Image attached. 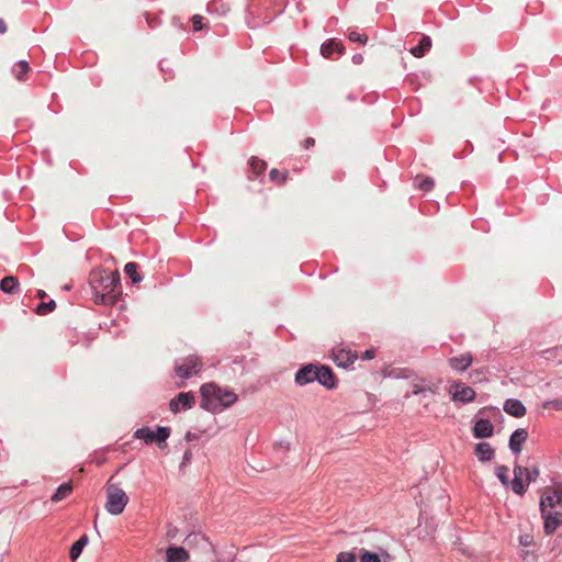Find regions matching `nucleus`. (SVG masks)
<instances>
[{"mask_svg": "<svg viewBox=\"0 0 562 562\" xmlns=\"http://www.w3.org/2000/svg\"><path fill=\"white\" fill-rule=\"evenodd\" d=\"M191 458H192L191 451L190 450L186 451L183 454V464L190 462Z\"/></svg>", "mask_w": 562, "mask_h": 562, "instance_id": "47", "label": "nucleus"}, {"mask_svg": "<svg viewBox=\"0 0 562 562\" xmlns=\"http://www.w3.org/2000/svg\"><path fill=\"white\" fill-rule=\"evenodd\" d=\"M504 411L514 417H522L526 415V407L519 400L508 398L503 406Z\"/></svg>", "mask_w": 562, "mask_h": 562, "instance_id": "14", "label": "nucleus"}, {"mask_svg": "<svg viewBox=\"0 0 562 562\" xmlns=\"http://www.w3.org/2000/svg\"><path fill=\"white\" fill-rule=\"evenodd\" d=\"M138 266L136 262H127L124 267V272L131 278L133 283L142 281V276L137 271Z\"/></svg>", "mask_w": 562, "mask_h": 562, "instance_id": "26", "label": "nucleus"}, {"mask_svg": "<svg viewBox=\"0 0 562 562\" xmlns=\"http://www.w3.org/2000/svg\"><path fill=\"white\" fill-rule=\"evenodd\" d=\"M334 52H338L339 54L344 52L342 44L334 38L327 41L321 47V53L325 58H330Z\"/></svg>", "mask_w": 562, "mask_h": 562, "instance_id": "18", "label": "nucleus"}, {"mask_svg": "<svg viewBox=\"0 0 562 562\" xmlns=\"http://www.w3.org/2000/svg\"><path fill=\"white\" fill-rule=\"evenodd\" d=\"M412 387H413L412 393L414 395L424 394L427 391L435 394L438 389L437 385H435V384L424 385L420 383H414Z\"/></svg>", "mask_w": 562, "mask_h": 562, "instance_id": "30", "label": "nucleus"}, {"mask_svg": "<svg viewBox=\"0 0 562 562\" xmlns=\"http://www.w3.org/2000/svg\"><path fill=\"white\" fill-rule=\"evenodd\" d=\"M493 425L488 419H479L473 428V435L476 438H488L493 435Z\"/></svg>", "mask_w": 562, "mask_h": 562, "instance_id": "16", "label": "nucleus"}, {"mask_svg": "<svg viewBox=\"0 0 562 562\" xmlns=\"http://www.w3.org/2000/svg\"><path fill=\"white\" fill-rule=\"evenodd\" d=\"M56 308V303L54 300H50L49 302H43L41 303L37 308H36V313L40 314V315H45L47 313H50L53 312L54 310Z\"/></svg>", "mask_w": 562, "mask_h": 562, "instance_id": "31", "label": "nucleus"}, {"mask_svg": "<svg viewBox=\"0 0 562 562\" xmlns=\"http://www.w3.org/2000/svg\"><path fill=\"white\" fill-rule=\"evenodd\" d=\"M202 369V361L196 356H189L182 363L177 364L176 373L182 379H189L199 373Z\"/></svg>", "mask_w": 562, "mask_h": 562, "instance_id": "6", "label": "nucleus"}, {"mask_svg": "<svg viewBox=\"0 0 562 562\" xmlns=\"http://www.w3.org/2000/svg\"><path fill=\"white\" fill-rule=\"evenodd\" d=\"M19 280L16 277L8 276L0 281V289L4 293L13 294L19 291Z\"/></svg>", "mask_w": 562, "mask_h": 562, "instance_id": "19", "label": "nucleus"}, {"mask_svg": "<svg viewBox=\"0 0 562 562\" xmlns=\"http://www.w3.org/2000/svg\"><path fill=\"white\" fill-rule=\"evenodd\" d=\"M336 562H357V555L353 552H340L336 557Z\"/></svg>", "mask_w": 562, "mask_h": 562, "instance_id": "36", "label": "nucleus"}, {"mask_svg": "<svg viewBox=\"0 0 562 562\" xmlns=\"http://www.w3.org/2000/svg\"><path fill=\"white\" fill-rule=\"evenodd\" d=\"M202 20H203V18L198 14L192 18L194 31H200L203 29Z\"/></svg>", "mask_w": 562, "mask_h": 562, "instance_id": "40", "label": "nucleus"}, {"mask_svg": "<svg viewBox=\"0 0 562 562\" xmlns=\"http://www.w3.org/2000/svg\"><path fill=\"white\" fill-rule=\"evenodd\" d=\"M415 187L424 192H429L435 187V181L428 176L418 175L415 178Z\"/></svg>", "mask_w": 562, "mask_h": 562, "instance_id": "22", "label": "nucleus"}, {"mask_svg": "<svg viewBox=\"0 0 562 562\" xmlns=\"http://www.w3.org/2000/svg\"><path fill=\"white\" fill-rule=\"evenodd\" d=\"M475 454L480 461H488L494 456V450L487 442H480L475 447Z\"/></svg>", "mask_w": 562, "mask_h": 562, "instance_id": "20", "label": "nucleus"}, {"mask_svg": "<svg viewBox=\"0 0 562 562\" xmlns=\"http://www.w3.org/2000/svg\"><path fill=\"white\" fill-rule=\"evenodd\" d=\"M37 296H38L40 299H44V297L46 296L45 291H43V290H38V292H37Z\"/></svg>", "mask_w": 562, "mask_h": 562, "instance_id": "51", "label": "nucleus"}, {"mask_svg": "<svg viewBox=\"0 0 562 562\" xmlns=\"http://www.w3.org/2000/svg\"><path fill=\"white\" fill-rule=\"evenodd\" d=\"M542 407L544 409L562 411V398L546 401Z\"/></svg>", "mask_w": 562, "mask_h": 562, "instance_id": "35", "label": "nucleus"}, {"mask_svg": "<svg viewBox=\"0 0 562 562\" xmlns=\"http://www.w3.org/2000/svg\"><path fill=\"white\" fill-rule=\"evenodd\" d=\"M473 362L472 355L470 352L461 353L457 357H451L448 360L449 366L456 371H465Z\"/></svg>", "mask_w": 562, "mask_h": 562, "instance_id": "12", "label": "nucleus"}, {"mask_svg": "<svg viewBox=\"0 0 562 562\" xmlns=\"http://www.w3.org/2000/svg\"><path fill=\"white\" fill-rule=\"evenodd\" d=\"M87 542H88V537L82 536L79 540H77L71 546L70 551H69V557L72 561H75L79 558V555L81 554L82 549L87 544Z\"/></svg>", "mask_w": 562, "mask_h": 562, "instance_id": "25", "label": "nucleus"}, {"mask_svg": "<svg viewBox=\"0 0 562 562\" xmlns=\"http://www.w3.org/2000/svg\"><path fill=\"white\" fill-rule=\"evenodd\" d=\"M135 437L145 440L146 443H151L155 441V431L148 427H143L135 431Z\"/></svg>", "mask_w": 562, "mask_h": 562, "instance_id": "29", "label": "nucleus"}, {"mask_svg": "<svg viewBox=\"0 0 562 562\" xmlns=\"http://www.w3.org/2000/svg\"><path fill=\"white\" fill-rule=\"evenodd\" d=\"M189 552L183 547L170 546L166 550V562H188Z\"/></svg>", "mask_w": 562, "mask_h": 562, "instance_id": "10", "label": "nucleus"}, {"mask_svg": "<svg viewBox=\"0 0 562 562\" xmlns=\"http://www.w3.org/2000/svg\"><path fill=\"white\" fill-rule=\"evenodd\" d=\"M316 371H317L316 367H314L312 364L305 366L304 368L300 369L296 372L295 382L300 385H304V384L313 382L314 380H316V376H317Z\"/></svg>", "mask_w": 562, "mask_h": 562, "instance_id": "13", "label": "nucleus"}, {"mask_svg": "<svg viewBox=\"0 0 562 562\" xmlns=\"http://www.w3.org/2000/svg\"><path fill=\"white\" fill-rule=\"evenodd\" d=\"M316 380L324 386L330 389L335 386V378L333 371L328 367L317 368Z\"/></svg>", "mask_w": 562, "mask_h": 562, "instance_id": "17", "label": "nucleus"}, {"mask_svg": "<svg viewBox=\"0 0 562 562\" xmlns=\"http://www.w3.org/2000/svg\"><path fill=\"white\" fill-rule=\"evenodd\" d=\"M519 544L521 547H531V546H535V539H533V536L531 533H524V535H520L519 536Z\"/></svg>", "mask_w": 562, "mask_h": 562, "instance_id": "38", "label": "nucleus"}, {"mask_svg": "<svg viewBox=\"0 0 562 562\" xmlns=\"http://www.w3.org/2000/svg\"><path fill=\"white\" fill-rule=\"evenodd\" d=\"M270 180L279 183L280 186L284 184L289 178V172L280 171L277 168H273L269 172Z\"/></svg>", "mask_w": 562, "mask_h": 562, "instance_id": "28", "label": "nucleus"}, {"mask_svg": "<svg viewBox=\"0 0 562 562\" xmlns=\"http://www.w3.org/2000/svg\"><path fill=\"white\" fill-rule=\"evenodd\" d=\"M195 403V398L193 393H179L175 398H172L169 403V408L173 414H177L180 408L190 409Z\"/></svg>", "mask_w": 562, "mask_h": 562, "instance_id": "8", "label": "nucleus"}, {"mask_svg": "<svg viewBox=\"0 0 562 562\" xmlns=\"http://www.w3.org/2000/svg\"><path fill=\"white\" fill-rule=\"evenodd\" d=\"M373 358H374V351L372 349L364 351L362 355V359H364V360H371Z\"/></svg>", "mask_w": 562, "mask_h": 562, "instance_id": "45", "label": "nucleus"}, {"mask_svg": "<svg viewBox=\"0 0 562 562\" xmlns=\"http://www.w3.org/2000/svg\"><path fill=\"white\" fill-rule=\"evenodd\" d=\"M529 558L535 559V554H531L529 551H525L522 554V559L525 561H528Z\"/></svg>", "mask_w": 562, "mask_h": 562, "instance_id": "49", "label": "nucleus"}, {"mask_svg": "<svg viewBox=\"0 0 562 562\" xmlns=\"http://www.w3.org/2000/svg\"><path fill=\"white\" fill-rule=\"evenodd\" d=\"M352 61L355 64H361L363 61V56L361 54H356L352 57Z\"/></svg>", "mask_w": 562, "mask_h": 562, "instance_id": "46", "label": "nucleus"}, {"mask_svg": "<svg viewBox=\"0 0 562 562\" xmlns=\"http://www.w3.org/2000/svg\"><path fill=\"white\" fill-rule=\"evenodd\" d=\"M249 165L252 173L256 176L261 175L267 168V162L257 157H251L249 160Z\"/></svg>", "mask_w": 562, "mask_h": 562, "instance_id": "27", "label": "nucleus"}, {"mask_svg": "<svg viewBox=\"0 0 562 562\" xmlns=\"http://www.w3.org/2000/svg\"><path fill=\"white\" fill-rule=\"evenodd\" d=\"M360 562H381V559L376 553L361 549L360 550Z\"/></svg>", "mask_w": 562, "mask_h": 562, "instance_id": "32", "label": "nucleus"}, {"mask_svg": "<svg viewBox=\"0 0 562 562\" xmlns=\"http://www.w3.org/2000/svg\"><path fill=\"white\" fill-rule=\"evenodd\" d=\"M544 353H550L553 356H562V346L555 347L553 349L546 350Z\"/></svg>", "mask_w": 562, "mask_h": 562, "instance_id": "41", "label": "nucleus"}, {"mask_svg": "<svg viewBox=\"0 0 562 562\" xmlns=\"http://www.w3.org/2000/svg\"><path fill=\"white\" fill-rule=\"evenodd\" d=\"M530 482L531 477L528 473V469L521 465H515L514 480L512 482L513 491L518 495H522Z\"/></svg>", "mask_w": 562, "mask_h": 562, "instance_id": "7", "label": "nucleus"}, {"mask_svg": "<svg viewBox=\"0 0 562 562\" xmlns=\"http://www.w3.org/2000/svg\"><path fill=\"white\" fill-rule=\"evenodd\" d=\"M235 555L228 554L226 557H218L215 562H234Z\"/></svg>", "mask_w": 562, "mask_h": 562, "instance_id": "43", "label": "nucleus"}, {"mask_svg": "<svg viewBox=\"0 0 562 562\" xmlns=\"http://www.w3.org/2000/svg\"><path fill=\"white\" fill-rule=\"evenodd\" d=\"M358 359V353L350 349H339L334 352V360L339 367L347 368Z\"/></svg>", "mask_w": 562, "mask_h": 562, "instance_id": "9", "label": "nucleus"}, {"mask_svg": "<svg viewBox=\"0 0 562 562\" xmlns=\"http://www.w3.org/2000/svg\"><path fill=\"white\" fill-rule=\"evenodd\" d=\"M451 400L457 403L468 404L475 400V391L460 381L451 383L448 390Z\"/></svg>", "mask_w": 562, "mask_h": 562, "instance_id": "5", "label": "nucleus"}, {"mask_svg": "<svg viewBox=\"0 0 562 562\" xmlns=\"http://www.w3.org/2000/svg\"><path fill=\"white\" fill-rule=\"evenodd\" d=\"M507 472H508V468L506 465H499L496 468V475L503 485H507L509 482Z\"/></svg>", "mask_w": 562, "mask_h": 562, "instance_id": "37", "label": "nucleus"}, {"mask_svg": "<svg viewBox=\"0 0 562 562\" xmlns=\"http://www.w3.org/2000/svg\"><path fill=\"white\" fill-rule=\"evenodd\" d=\"M348 38L351 41V42H359L361 44H366L368 42V36L366 34H361V33H358L356 31H351L349 34H348Z\"/></svg>", "mask_w": 562, "mask_h": 562, "instance_id": "39", "label": "nucleus"}, {"mask_svg": "<svg viewBox=\"0 0 562 562\" xmlns=\"http://www.w3.org/2000/svg\"><path fill=\"white\" fill-rule=\"evenodd\" d=\"M72 492V485L71 483H64L61 484L55 492V494L52 496V501L57 503L70 495Z\"/></svg>", "mask_w": 562, "mask_h": 562, "instance_id": "24", "label": "nucleus"}, {"mask_svg": "<svg viewBox=\"0 0 562 562\" xmlns=\"http://www.w3.org/2000/svg\"><path fill=\"white\" fill-rule=\"evenodd\" d=\"M424 407H425L427 411H429V405H428V403H425V404H424Z\"/></svg>", "mask_w": 562, "mask_h": 562, "instance_id": "52", "label": "nucleus"}, {"mask_svg": "<svg viewBox=\"0 0 562 562\" xmlns=\"http://www.w3.org/2000/svg\"><path fill=\"white\" fill-rule=\"evenodd\" d=\"M527 438H528V432L526 429H524V428L516 429L509 438L510 450L516 454L520 453L521 447L526 442Z\"/></svg>", "mask_w": 562, "mask_h": 562, "instance_id": "11", "label": "nucleus"}, {"mask_svg": "<svg viewBox=\"0 0 562 562\" xmlns=\"http://www.w3.org/2000/svg\"><path fill=\"white\" fill-rule=\"evenodd\" d=\"M169 436H170V428L158 427L157 431L155 432V441H157L159 443L165 442Z\"/></svg>", "mask_w": 562, "mask_h": 562, "instance_id": "33", "label": "nucleus"}, {"mask_svg": "<svg viewBox=\"0 0 562 562\" xmlns=\"http://www.w3.org/2000/svg\"><path fill=\"white\" fill-rule=\"evenodd\" d=\"M550 495L552 503L555 505H562V484H555L553 487H546L542 496Z\"/></svg>", "mask_w": 562, "mask_h": 562, "instance_id": "23", "label": "nucleus"}, {"mask_svg": "<svg viewBox=\"0 0 562 562\" xmlns=\"http://www.w3.org/2000/svg\"><path fill=\"white\" fill-rule=\"evenodd\" d=\"M30 70V67H29V64L27 61L25 60H22L20 63H18L16 65V70H15V77L19 79V80H22L23 79V76L25 74H27Z\"/></svg>", "mask_w": 562, "mask_h": 562, "instance_id": "34", "label": "nucleus"}, {"mask_svg": "<svg viewBox=\"0 0 562 562\" xmlns=\"http://www.w3.org/2000/svg\"><path fill=\"white\" fill-rule=\"evenodd\" d=\"M195 438H196V436L194 434L190 432V431L187 432V435H186V440L187 441L194 440Z\"/></svg>", "mask_w": 562, "mask_h": 562, "instance_id": "50", "label": "nucleus"}, {"mask_svg": "<svg viewBox=\"0 0 562 562\" xmlns=\"http://www.w3.org/2000/svg\"><path fill=\"white\" fill-rule=\"evenodd\" d=\"M90 286L97 304L114 305L121 295L120 272L94 270L90 274Z\"/></svg>", "mask_w": 562, "mask_h": 562, "instance_id": "1", "label": "nucleus"}, {"mask_svg": "<svg viewBox=\"0 0 562 562\" xmlns=\"http://www.w3.org/2000/svg\"><path fill=\"white\" fill-rule=\"evenodd\" d=\"M188 546H196L202 552L214 551L213 544L203 535H190L186 539Z\"/></svg>", "mask_w": 562, "mask_h": 562, "instance_id": "15", "label": "nucleus"}, {"mask_svg": "<svg viewBox=\"0 0 562 562\" xmlns=\"http://www.w3.org/2000/svg\"><path fill=\"white\" fill-rule=\"evenodd\" d=\"M201 407L209 412H216L221 407H229L237 401V395L228 390L222 389L214 383H206L201 386Z\"/></svg>", "mask_w": 562, "mask_h": 562, "instance_id": "2", "label": "nucleus"}, {"mask_svg": "<svg viewBox=\"0 0 562 562\" xmlns=\"http://www.w3.org/2000/svg\"><path fill=\"white\" fill-rule=\"evenodd\" d=\"M128 503V496L116 484L108 482L105 508L112 515H120Z\"/></svg>", "mask_w": 562, "mask_h": 562, "instance_id": "4", "label": "nucleus"}, {"mask_svg": "<svg viewBox=\"0 0 562 562\" xmlns=\"http://www.w3.org/2000/svg\"><path fill=\"white\" fill-rule=\"evenodd\" d=\"M554 503L550 495L541 496L540 512L544 520V532L552 535L562 525V513L552 512Z\"/></svg>", "mask_w": 562, "mask_h": 562, "instance_id": "3", "label": "nucleus"}, {"mask_svg": "<svg viewBox=\"0 0 562 562\" xmlns=\"http://www.w3.org/2000/svg\"><path fill=\"white\" fill-rule=\"evenodd\" d=\"M315 145V139L313 137H307L304 142H303V147L305 149H310L311 147H313Z\"/></svg>", "mask_w": 562, "mask_h": 562, "instance_id": "42", "label": "nucleus"}, {"mask_svg": "<svg viewBox=\"0 0 562 562\" xmlns=\"http://www.w3.org/2000/svg\"><path fill=\"white\" fill-rule=\"evenodd\" d=\"M431 47V40L429 36L424 35L419 45L411 48V54L417 58L423 57Z\"/></svg>", "mask_w": 562, "mask_h": 562, "instance_id": "21", "label": "nucleus"}, {"mask_svg": "<svg viewBox=\"0 0 562 562\" xmlns=\"http://www.w3.org/2000/svg\"><path fill=\"white\" fill-rule=\"evenodd\" d=\"M528 473H529V475H530V477H531V482H532V481H536V479L539 476V473H540V472H539V469H538V468H533V469H531V470H530V469H528Z\"/></svg>", "mask_w": 562, "mask_h": 562, "instance_id": "44", "label": "nucleus"}, {"mask_svg": "<svg viewBox=\"0 0 562 562\" xmlns=\"http://www.w3.org/2000/svg\"><path fill=\"white\" fill-rule=\"evenodd\" d=\"M7 32V23L4 20L0 19V34H3Z\"/></svg>", "mask_w": 562, "mask_h": 562, "instance_id": "48", "label": "nucleus"}]
</instances>
